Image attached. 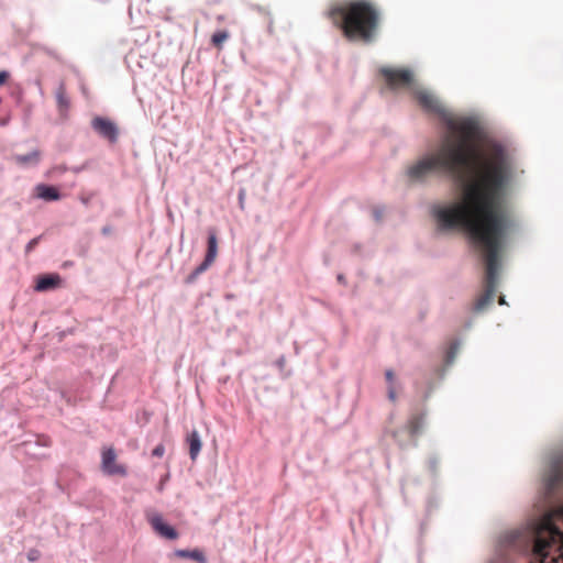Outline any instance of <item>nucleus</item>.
Instances as JSON below:
<instances>
[{"instance_id":"12","label":"nucleus","mask_w":563,"mask_h":563,"mask_svg":"<svg viewBox=\"0 0 563 563\" xmlns=\"http://www.w3.org/2000/svg\"><path fill=\"white\" fill-rule=\"evenodd\" d=\"M56 102L59 114L62 117H66L70 108V99L67 95L66 86L64 82H60L56 90Z\"/></svg>"},{"instance_id":"8","label":"nucleus","mask_w":563,"mask_h":563,"mask_svg":"<svg viewBox=\"0 0 563 563\" xmlns=\"http://www.w3.org/2000/svg\"><path fill=\"white\" fill-rule=\"evenodd\" d=\"M101 467L108 475H126V468L117 463V454L112 448L103 449L101 454Z\"/></svg>"},{"instance_id":"10","label":"nucleus","mask_w":563,"mask_h":563,"mask_svg":"<svg viewBox=\"0 0 563 563\" xmlns=\"http://www.w3.org/2000/svg\"><path fill=\"white\" fill-rule=\"evenodd\" d=\"M148 521L156 533L161 537L175 540L178 538V532L172 526L164 522L161 515H153L148 518Z\"/></svg>"},{"instance_id":"15","label":"nucleus","mask_w":563,"mask_h":563,"mask_svg":"<svg viewBox=\"0 0 563 563\" xmlns=\"http://www.w3.org/2000/svg\"><path fill=\"white\" fill-rule=\"evenodd\" d=\"M40 158H41V152L37 150H34L26 155H14L12 157L13 162L21 166L35 165L40 162Z\"/></svg>"},{"instance_id":"7","label":"nucleus","mask_w":563,"mask_h":563,"mask_svg":"<svg viewBox=\"0 0 563 563\" xmlns=\"http://www.w3.org/2000/svg\"><path fill=\"white\" fill-rule=\"evenodd\" d=\"M92 129L111 143H115L119 135L118 126L110 119L96 117L91 121Z\"/></svg>"},{"instance_id":"16","label":"nucleus","mask_w":563,"mask_h":563,"mask_svg":"<svg viewBox=\"0 0 563 563\" xmlns=\"http://www.w3.org/2000/svg\"><path fill=\"white\" fill-rule=\"evenodd\" d=\"M174 555L180 559H191L198 563H207L205 554L198 550H176Z\"/></svg>"},{"instance_id":"22","label":"nucleus","mask_w":563,"mask_h":563,"mask_svg":"<svg viewBox=\"0 0 563 563\" xmlns=\"http://www.w3.org/2000/svg\"><path fill=\"white\" fill-rule=\"evenodd\" d=\"M66 170H67V168L65 166H62V165L60 166H55V167H53V168H51L48 170V176L53 177V176H55L57 174H63Z\"/></svg>"},{"instance_id":"3","label":"nucleus","mask_w":563,"mask_h":563,"mask_svg":"<svg viewBox=\"0 0 563 563\" xmlns=\"http://www.w3.org/2000/svg\"><path fill=\"white\" fill-rule=\"evenodd\" d=\"M327 16L349 40L371 42L379 25V10L368 0H351L332 5Z\"/></svg>"},{"instance_id":"30","label":"nucleus","mask_w":563,"mask_h":563,"mask_svg":"<svg viewBox=\"0 0 563 563\" xmlns=\"http://www.w3.org/2000/svg\"><path fill=\"white\" fill-rule=\"evenodd\" d=\"M499 303H500V305L506 303V301H505V298H504V297H500V298H499Z\"/></svg>"},{"instance_id":"6","label":"nucleus","mask_w":563,"mask_h":563,"mask_svg":"<svg viewBox=\"0 0 563 563\" xmlns=\"http://www.w3.org/2000/svg\"><path fill=\"white\" fill-rule=\"evenodd\" d=\"M380 75L391 89L409 88L413 84V75L409 69L384 67Z\"/></svg>"},{"instance_id":"25","label":"nucleus","mask_w":563,"mask_h":563,"mask_svg":"<svg viewBox=\"0 0 563 563\" xmlns=\"http://www.w3.org/2000/svg\"><path fill=\"white\" fill-rule=\"evenodd\" d=\"M9 78V73L5 70L0 71V86L4 85Z\"/></svg>"},{"instance_id":"28","label":"nucleus","mask_w":563,"mask_h":563,"mask_svg":"<svg viewBox=\"0 0 563 563\" xmlns=\"http://www.w3.org/2000/svg\"><path fill=\"white\" fill-rule=\"evenodd\" d=\"M375 217H376L377 220H380L382 217H383V213L378 212V211H375Z\"/></svg>"},{"instance_id":"1","label":"nucleus","mask_w":563,"mask_h":563,"mask_svg":"<svg viewBox=\"0 0 563 563\" xmlns=\"http://www.w3.org/2000/svg\"><path fill=\"white\" fill-rule=\"evenodd\" d=\"M472 142L445 135L434 152L421 156L406 169L411 184H424L434 175H444L460 191L459 201L434 210L443 229L466 230L506 211L499 199L512 177L511 157L501 144L490 143L479 153L471 146Z\"/></svg>"},{"instance_id":"14","label":"nucleus","mask_w":563,"mask_h":563,"mask_svg":"<svg viewBox=\"0 0 563 563\" xmlns=\"http://www.w3.org/2000/svg\"><path fill=\"white\" fill-rule=\"evenodd\" d=\"M187 442L189 444V455L192 461H195L200 453L202 442L200 440V435L198 431L194 430L187 437Z\"/></svg>"},{"instance_id":"2","label":"nucleus","mask_w":563,"mask_h":563,"mask_svg":"<svg viewBox=\"0 0 563 563\" xmlns=\"http://www.w3.org/2000/svg\"><path fill=\"white\" fill-rule=\"evenodd\" d=\"M511 225L509 213L504 211L464 230L485 262V289L474 303L476 312L483 311L494 301L501 252Z\"/></svg>"},{"instance_id":"19","label":"nucleus","mask_w":563,"mask_h":563,"mask_svg":"<svg viewBox=\"0 0 563 563\" xmlns=\"http://www.w3.org/2000/svg\"><path fill=\"white\" fill-rule=\"evenodd\" d=\"M459 349V343H453L451 346H450V350L448 352V355H446V362L448 363H451L453 362L454 357H455V354H456V351Z\"/></svg>"},{"instance_id":"26","label":"nucleus","mask_w":563,"mask_h":563,"mask_svg":"<svg viewBox=\"0 0 563 563\" xmlns=\"http://www.w3.org/2000/svg\"><path fill=\"white\" fill-rule=\"evenodd\" d=\"M388 397L391 401L396 400V390H395L394 386L388 387Z\"/></svg>"},{"instance_id":"5","label":"nucleus","mask_w":563,"mask_h":563,"mask_svg":"<svg viewBox=\"0 0 563 563\" xmlns=\"http://www.w3.org/2000/svg\"><path fill=\"white\" fill-rule=\"evenodd\" d=\"M413 96L424 111L437 114L442 119L449 130L448 135H451V137L459 136L463 141H475L478 137L479 125L474 119L452 115L442 107L438 98L427 90L417 89L413 91Z\"/></svg>"},{"instance_id":"29","label":"nucleus","mask_w":563,"mask_h":563,"mask_svg":"<svg viewBox=\"0 0 563 563\" xmlns=\"http://www.w3.org/2000/svg\"><path fill=\"white\" fill-rule=\"evenodd\" d=\"M561 478H562V474H561V473H558V474L555 475V481H561Z\"/></svg>"},{"instance_id":"11","label":"nucleus","mask_w":563,"mask_h":563,"mask_svg":"<svg viewBox=\"0 0 563 563\" xmlns=\"http://www.w3.org/2000/svg\"><path fill=\"white\" fill-rule=\"evenodd\" d=\"M62 284V277L58 274H45L37 277L35 290L48 291L58 288Z\"/></svg>"},{"instance_id":"13","label":"nucleus","mask_w":563,"mask_h":563,"mask_svg":"<svg viewBox=\"0 0 563 563\" xmlns=\"http://www.w3.org/2000/svg\"><path fill=\"white\" fill-rule=\"evenodd\" d=\"M36 197L45 201H56L60 199L58 189L54 186L40 184L35 187Z\"/></svg>"},{"instance_id":"20","label":"nucleus","mask_w":563,"mask_h":563,"mask_svg":"<svg viewBox=\"0 0 563 563\" xmlns=\"http://www.w3.org/2000/svg\"><path fill=\"white\" fill-rule=\"evenodd\" d=\"M41 558V552L37 549H31L27 552V560L30 562H35Z\"/></svg>"},{"instance_id":"27","label":"nucleus","mask_w":563,"mask_h":563,"mask_svg":"<svg viewBox=\"0 0 563 563\" xmlns=\"http://www.w3.org/2000/svg\"><path fill=\"white\" fill-rule=\"evenodd\" d=\"M110 232H111V229H110V228H108V227H104V228L102 229V233H103V234H110Z\"/></svg>"},{"instance_id":"24","label":"nucleus","mask_w":563,"mask_h":563,"mask_svg":"<svg viewBox=\"0 0 563 563\" xmlns=\"http://www.w3.org/2000/svg\"><path fill=\"white\" fill-rule=\"evenodd\" d=\"M385 376H386L387 382L389 383V386H394V378H395L394 372L391 369H387L385 372Z\"/></svg>"},{"instance_id":"17","label":"nucleus","mask_w":563,"mask_h":563,"mask_svg":"<svg viewBox=\"0 0 563 563\" xmlns=\"http://www.w3.org/2000/svg\"><path fill=\"white\" fill-rule=\"evenodd\" d=\"M422 423H423V417L422 415H413L409 420H408V423H407V429H408V432L411 434V435H416L421 427H422Z\"/></svg>"},{"instance_id":"9","label":"nucleus","mask_w":563,"mask_h":563,"mask_svg":"<svg viewBox=\"0 0 563 563\" xmlns=\"http://www.w3.org/2000/svg\"><path fill=\"white\" fill-rule=\"evenodd\" d=\"M218 255V239L216 232L212 230L208 235V249L205 256L203 262L194 271L190 279H194L196 276L200 275L205 271H207L216 261Z\"/></svg>"},{"instance_id":"23","label":"nucleus","mask_w":563,"mask_h":563,"mask_svg":"<svg viewBox=\"0 0 563 563\" xmlns=\"http://www.w3.org/2000/svg\"><path fill=\"white\" fill-rule=\"evenodd\" d=\"M164 453H165V446L163 444L156 445L152 451V455L156 456V457H162L164 455Z\"/></svg>"},{"instance_id":"18","label":"nucleus","mask_w":563,"mask_h":563,"mask_svg":"<svg viewBox=\"0 0 563 563\" xmlns=\"http://www.w3.org/2000/svg\"><path fill=\"white\" fill-rule=\"evenodd\" d=\"M230 37L227 30L218 31L211 36V44L219 51L222 49L224 42Z\"/></svg>"},{"instance_id":"21","label":"nucleus","mask_w":563,"mask_h":563,"mask_svg":"<svg viewBox=\"0 0 563 563\" xmlns=\"http://www.w3.org/2000/svg\"><path fill=\"white\" fill-rule=\"evenodd\" d=\"M40 239H41L40 236L34 238V239H32V240L26 244V246H25V253H26V254L31 253V252H32V251L37 246V244H38V242H40Z\"/></svg>"},{"instance_id":"4","label":"nucleus","mask_w":563,"mask_h":563,"mask_svg":"<svg viewBox=\"0 0 563 563\" xmlns=\"http://www.w3.org/2000/svg\"><path fill=\"white\" fill-rule=\"evenodd\" d=\"M563 559V505L545 514L533 530L530 563H558Z\"/></svg>"}]
</instances>
